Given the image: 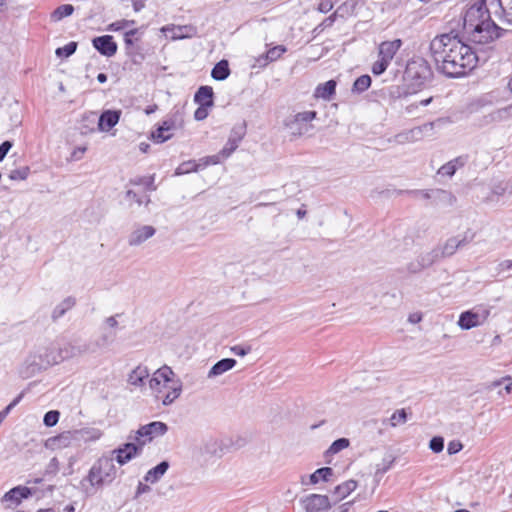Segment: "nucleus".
<instances>
[{"mask_svg": "<svg viewBox=\"0 0 512 512\" xmlns=\"http://www.w3.org/2000/svg\"><path fill=\"white\" fill-rule=\"evenodd\" d=\"M436 70L448 78H459L472 71L486 57L475 47L465 44L454 32L437 35L429 45Z\"/></svg>", "mask_w": 512, "mask_h": 512, "instance_id": "nucleus-1", "label": "nucleus"}, {"mask_svg": "<svg viewBox=\"0 0 512 512\" xmlns=\"http://www.w3.org/2000/svg\"><path fill=\"white\" fill-rule=\"evenodd\" d=\"M434 73L430 63L423 57L415 56L411 58L405 68V79L414 89H422L431 83Z\"/></svg>", "mask_w": 512, "mask_h": 512, "instance_id": "nucleus-2", "label": "nucleus"}, {"mask_svg": "<svg viewBox=\"0 0 512 512\" xmlns=\"http://www.w3.org/2000/svg\"><path fill=\"white\" fill-rule=\"evenodd\" d=\"M503 32H505V30L496 25L490 18L485 22H480L477 28L469 32V39L473 43L472 47H475L481 56L483 52L481 46L500 38Z\"/></svg>", "mask_w": 512, "mask_h": 512, "instance_id": "nucleus-3", "label": "nucleus"}, {"mask_svg": "<svg viewBox=\"0 0 512 512\" xmlns=\"http://www.w3.org/2000/svg\"><path fill=\"white\" fill-rule=\"evenodd\" d=\"M488 19H490V14L486 6V1L479 0L465 12L463 17L464 30L469 33L474 30V28H477L480 22H485Z\"/></svg>", "mask_w": 512, "mask_h": 512, "instance_id": "nucleus-4", "label": "nucleus"}, {"mask_svg": "<svg viewBox=\"0 0 512 512\" xmlns=\"http://www.w3.org/2000/svg\"><path fill=\"white\" fill-rule=\"evenodd\" d=\"M316 117L317 112L314 110L299 112L291 118L286 119L284 124L293 136H302L309 130V123Z\"/></svg>", "mask_w": 512, "mask_h": 512, "instance_id": "nucleus-5", "label": "nucleus"}, {"mask_svg": "<svg viewBox=\"0 0 512 512\" xmlns=\"http://www.w3.org/2000/svg\"><path fill=\"white\" fill-rule=\"evenodd\" d=\"M116 467L114 459L111 457H101L91 467L88 480H106L116 477Z\"/></svg>", "mask_w": 512, "mask_h": 512, "instance_id": "nucleus-6", "label": "nucleus"}, {"mask_svg": "<svg viewBox=\"0 0 512 512\" xmlns=\"http://www.w3.org/2000/svg\"><path fill=\"white\" fill-rule=\"evenodd\" d=\"M183 124V114L180 111H176L173 116L160 124L155 131L151 133V138L156 143H164L171 139L172 134H165L177 126L181 127Z\"/></svg>", "mask_w": 512, "mask_h": 512, "instance_id": "nucleus-7", "label": "nucleus"}, {"mask_svg": "<svg viewBox=\"0 0 512 512\" xmlns=\"http://www.w3.org/2000/svg\"><path fill=\"white\" fill-rule=\"evenodd\" d=\"M168 431L166 423L161 421H153L146 425H142L135 432L133 439L136 442H150L153 438L163 436Z\"/></svg>", "mask_w": 512, "mask_h": 512, "instance_id": "nucleus-8", "label": "nucleus"}, {"mask_svg": "<svg viewBox=\"0 0 512 512\" xmlns=\"http://www.w3.org/2000/svg\"><path fill=\"white\" fill-rule=\"evenodd\" d=\"M489 314L490 311L486 308L464 311L459 316L458 325L463 330H469L483 324L487 320Z\"/></svg>", "mask_w": 512, "mask_h": 512, "instance_id": "nucleus-9", "label": "nucleus"}, {"mask_svg": "<svg viewBox=\"0 0 512 512\" xmlns=\"http://www.w3.org/2000/svg\"><path fill=\"white\" fill-rule=\"evenodd\" d=\"M74 350H75L74 347H71V352L68 351L67 348L60 349L59 351H56L55 349H46V351L44 353L45 359H43L39 365H40V367H47V366H52V365L58 364L68 357H72L77 354L87 352L88 347L84 346L83 349H81L79 347V348H77V352H75ZM40 357L42 358L43 355H40Z\"/></svg>", "mask_w": 512, "mask_h": 512, "instance_id": "nucleus-10", "label": "nucleus"}, {"mask_svg": "<svg viewBox=\"0 0 512 512\" xmlns=\"http://www.w3.org/2000/svg\"><path fill=\"white\" fill-rule=\"evenodd\" d=\"M247 125L246 122L243 121L234 125L230 131L229 138L221 149V155L224 157H230L232 153L238 148L240 142L246 135Z\"/></svg>", "mask_w": 512, "mask_h": 512, "instance_id": "nucleus-11", "label": "nucleus"}, {"mask_svg": "<svg viewBox=\"0 0 512 512\" xmlns=\"http://www.w3.org/2000/svg\"><path fill=\"white\" fill-rule=\"evenodd\" d=\"M173 376V370L169 366L164 365L154 372L149 380V386L153 391L162 393L163 389L169 388L168 386L174 382Z\"/></svg>", "mask_w": 512, "mask_h": 512, "instance_id": "nucleus-12", "label": "nucleus"}, {"mask_svg": "<svg viewBox=\"0 0 512 512\" xmlns=\"http://www.w3.org/2000/svg\"><path fill=\"white\" fill-rule=\"evenodd\" d=\"M145 445V441L137 443H125L113 451L116 455V460L120 465H124L130 461L133 457L138 455Z\"/></svg>", "mask_w": 512, "mask_h": 512, "instance_id": "nucleus-13", "label": "nucleus"}, {"mask_svg": "<svg viewBox=\"0 0 512 512\" xmlns=\"http://www.w3.org/2000/svg\"><path fill=\"white\" fill-rule=\"evenodd\" d=\"M473 239V235L471 237H468L466 234L463 236V238L459 239L458 237H450L446 240V242L441 245L437 246V250L439 252V255L442 258H447L453 256L459 248L464 247L469 242H471Z\"/></svg>", "mask_w": 512, "mask_h": 512, "instance_id": "nucleus-14", "label": "nucleus"}, {"mask_svg": "<svg viewBox=\"0 0 512 512\" xmlns=\"http://www.w3.org/2000/svg\"><path fill=\"white\" fill-rule=\"evenodd\" d=\"M306 512H324L330 509L329 498L325 495L311 494L302 500Z\"/></svg>", "mask_w": 512, "mask_h": 512, "instance_id": "nucleus-15", "label": "nucleus"}, {"mask_svg": "<svg viewBox=\"0 0 512 512\" xmlns=\"http://www.w3.org/2000/svg\"><path fill=\"white\" fill-rule=\"evenodd\" d=\"M93 47L103 56L112 57L116 54L118 46L113 36L103 35L92 40Z\"/></svg>", "mask_w": 512, "mask_h": 512, "instance_id": "nucleus-16", "label": "nucleus"}, {"mask_svg": "<svg viewBox=\"0 0 512 512\" xmlns=\"http://www.w3.org/2000/svg\"><path fill=\"white\" fill-rule=\"evenodd\" d=\"M31 496V491L25 486H17L9 490L2 497V502L8 503L6 508H13L19 505L22 499H26Z\"/></svg>", "mask_w": 512, "mask_h": 512, "instance_id": "nucleus-17", "label": "nucleus"}, {"mask_svg": "<svg viewBox=\"0 0 512 512\" xmlns=\"http://www.w3.org/2000/svg\"><path fill=\"white\" fill-rule=\"evenodd\" d=\"M156 229L151 225H143L136 228L128 237V244L130 246H139L147 239L154 236Z\"/></svg>", "mask_w": 512, "mask_h": 512, "instance_id": "nucleus-18", "label": "nucleus"}, {"mask_svg": "<svg viewBox=\"0 0 512 512\" xmlns=\"http://www.w3.org/2000/svg\"><path fill=\"white\" fill-rule=\"evenodd\" d=\"M138 40L139 39L136 38L135 41L127 40V43H124L125 54L129 57L134 65H141L146 59L144 48L136 43Z\"/></svg>", "mask_w": 512, "mask_h": 512, "instance_id": "nucleus-19", "label": "nucleus"}, {"mask_svg": "<svg viewBox=\"0 0 512 512\" xmlns=\"http://www.w3.org/2000/svg\"><path fill=\"white\" fill-rule=\"evenodd\" d=\"M402 44L403 42L401 39L381 42L378 48L379 58H382L391 63L392 59L401 48Z\"/></svg>", "mask_w": 512, "mask_h": 512, "instance_id": "nucleus-20", "label": "nucleus"}, {"mask_svg": "<svg viewBox=\"0 0 512 512\" xmlns=\"http://www.w3.org/2000/svg\"><path fill=\"white\" fill-rule=\"evenodd\" d=\"M121 112L118 110L103 111L98 120V127L101 131H109L117 125Z\"/></svg>", "mask_w": 512, "mask_h": 512, "instance_id": "nucleus-21", "label": "nucleus"}, {"mask_svg": "<svg viewBox=\"0 0 512 512\" xmlns=\"http://www.w3.org/2000/svg\"><path fill=\"white\" fill-rule=\"evenodd\" d=\"M194 102L200 106H214V91L211 86L203 85L194 94Z\"/></svg>", "mask_w": 512, "mask_h": 512, "instance_id": "nucleus-22", "label": "nucleus"}, {"mask_svg": "<svg viewBox=\"0 0 512 512\" xmlns=\"http://www.w3.org/2000/svg\"><path fill=\"white\" fill-rule=\"evenodd\" d=\"M337 81L334 79H330L325 83L319 84L314 92V96L316 98H321L323 100H331L333 96L336 94Z\"/></svg>", "mask_w": 512, "mask_h": 512, "instance_id": "nucleus-23", "label": "nucleus"}, {"mask_svg": "<svg viewBox=\"0 0 512 512\" xmlns=\"http://www.w3.org/2000/svg\"><path fill=\"white\" fill-rule=\"evenodd\" d=\"M236 360L233 358H224L217 361L208 372V378H214L222 375L223 373L231 370L236 365Z\"/></svg>", "mask_w": 512, "mask_h": 512, "instance_id": "nucleus-24", "label": "nucleus"}, {"mask_svg": "<svg viewBox=\"0 0 512 512\" xmlns=\"http://www.w3.org/2000/svg\"><path fill=\"white\" fill-rule=\"evenodd\" d=\"M76 433H77L76 431L75 432H72V431L62 432L57 436L49 438L48 443L52 448H56V449L68 447L71 444L72 440L75 439Z\"/></svg>", "mask_w": 512, "mask_h": 512, "instance_id": "nucleus-25", "label": "nucleus"}, {"mask_svg": "<svg viewBox=\"0 0 512 512\" xmlns=\"http://www.w3.org/2000/svg\"><path fill=\"white\" fill-rule=\"evenodd\" d=\"M230 73L229 62L226 59H222L212 68L211 77L217 81H224L230 76Z\"/></svg>", "mask_w": 512, "mask_h": 512, "instance_id": "nucleus-26", "label": "nucleus"}, {"mask_svg": "<svg viewBox=\"0 0 512 512\" xmlns=\"http://www.w3.org/2000/svg\"><path fill=\"white\" fill-rule=\"evenodd\" d=\"M76 304V299L72 296L66 297L61 303H59L52 311L51 318L53 321L58 320L65 315L67 311L72 309Z\"/></svg>", "mask_w": 512, "mask_h": 512, "instance_id": "nucleus-27", "label": "nucleus"}, {"mask_svg": "<svg viewBox=\"0 0 512 512\" xmlns=\"http://www.w3.org/2000/svg\"><path fill=\"white\" fill-rule=\"evenodd\" d=\"M357 487V482H342L333 490L334 502H338L346 498Z\"/></svg>", "mask_w": 512, "mask_h": 512, "instance_id": "nucleus-28", "label": "nucleus"}, {"mask_svg": "<svg viewBox=\"0 0 512 512\" xmlns=\"http://www.w3.org/2000/svg\"><path fill=\"white\" fill-rule=\"evenodd\" d=\"M170 389L163 397L162 404L168 406L172 404L181 394L182 383L180 380L174 381L168 386Z\"/></svg>", "mask_w": 512, "mask_h": 512, "instance_id": "nucleus-29", "label": "nucleus"}, {"mask_svg": "<svg viewBox=\"0 0 512 512\" xmlns=\"http://www.w3.org/2000/svg\"><path fill=\"white\" fill-rule=\"evenodd\" d=\"M149 377V371L147 367L138 366L129 375V383L134 386H142L144 380Z\"/></svg>", "mask_w": 512, "mask_h": 512, "instance_id": "nucleus-30", "label": "nucleus"}, {"mask_svg": "<svg viewBox=\"0 0 512 512\" xmlns=\"http://www.w3.org/2000/svg\"><path fill=\"white\" fill-rule=\"evenodd\" d=\"M169 468V462L164 460L157 464L154 468L148 470L143 480H158Z\"/></svg>", "mask_w": 512, "mask_h": 512, "instance_id": "nucleus-31", "label": "nucleus"}, {"mask_svg": "<svg viewBox=\"0 0 512 512\" xmlns=\"http://www.w3.org/2000/svg\"><path fill=\"white\" fill-rule=\"evenodd\" d=\"M434 199L437 203L453 206L456 203V197L449 191L443 189L433 190Z\"/></svg>", "mask_w": 512, "mask_h": 512, "instance_id": "nucleus-32", "label": "nucleus"}, {"mask_svg": "<svg viewBox=\"0 0 512 512\" xmlns=\"http://www.w3.org/2000/svg\"><path fill=\"white\" fill-rule=\"evenodd\" d=\"M418 258L424 269L429 268L430 266H432L434 263L441 259L436 247L429 252L419 255Z\"/></svg>", "mask_w": 512, "mask_h": 512, "instance_id": "nucleus-33", "label": "nucleus"}, {"mask_svg": "<svg viewBox=\"0 0 512 512\" xmlns=\"http://www.w3.org/2000/svg\"><path fill=\"white\" fill-rule=\"evenodd\" d=\"M371 83L372 79L369 75H361L354 81L352 92L358 94L363 93L371 86Z\"/></svg>", "mask_w": 512, "mask_h": 512, "instance_id": "nucleus-34", "label": "nucleus"}, {"mask_svg": "<svg viewBox=\"0 0 512 512\" xmlns=\"http://www.w3.org/2000/svg\"><path fill=\"white\" fill-rule=\"evenodd\" d=\"M74 12V7L71 4H62L58 6L51 14L54 21H59L65 17L71 16Z\"/></svg>", "mask_w": 512, "mask_h": 512, "instance_id": "nucleus-35", "label": "nucleus"}, {"mask_svg": "<svg viewBox=\"0 0 512 512\" xmlns=\"http://www.w3.org/2000/svg\"><path fill=\"white\" fill-rule=\"evenodd\" d=\"M350 445V440L348 438H339L332 442L330 447L326 450L325 455H334L342 451L343 449L348 448Z\"/></svg>", "mask_w": 512, "mask_h": 512, "instance_id": "nucleus-36", "label": "nucleus"}, {"mask_svg": "<svg viewBox=\"0 0 512 512\" xmlns=\"http://www.w3.org/2000/svg\"><path fill=\"white\" fill-rule=\"evenodd\" d=\"M201 164L196 163L194 160H188L181 163L175 170L176 175H183L190 172H197Z\"/></svg>", "mask_w": 512, "mask_h": 512, "instance_id": "nucleus-37", "label": "nucleus"}, {"mask_svg": "<svg viewBox=\"0 0 512 512\" xmlns=\"http://www.w3.org/2000/svg\"><path fill=\"white\" fill-rule=\"evenodd\" d=\"M492 193L496 196L512 195V181H501L495 184Z\"/></svg>", "mask_w": 512, "mask_h": 512, "instance_id": "nucleus-38", "label": "nucleus"}, {"mask_svg": "<svg viewBox=\"0 0 512 512\" xmlns=\"http://www.w3.org/2000/svg\"><path fill=\"white\" fill-rule=\"evenodd\" d=\"M77 47L78 43L75 41H71L63 47H58L55 51V54L59 58H68L76 52Z\"/></svg>", "mask_w": 512, "mask_h": 512, "instance_id": "nucleus-39", "label": "nucleus"}, {"mask_svg": "<svg viewBox=\"0 0 512 512\" xmlns=\"http://www.w3.org/2000/svg\"><path fill=\"white\" fill-rule=\"evenodd\" d=\"M334 476V471L331 467H322L309 475L308 480H328Z\"/></svg>", "mask_w": 512, "mask_h": 512, "instance_id": "nucleus-40", "label": "nucleus"}, {"mask_svg": "<svg viewBox=\"0 0 512 512\" xmlns=\"http://www.w3.org/2000/svg\"><path fill=\"white\" fill-rule=\"evenodd\" d=\"M503 19L512 24V0H498Z\"/></svg>", "mask_w": 512, "mask_h": 512, "instance_id": "nucleus-41", "label": "nucleus"}, {"mask_svg": "<svg viewBox=\"0 0 512 512\" xmlns=\"http://www.w3.org/2000/svg\"><path fill=\"white\" fill-rule=\"evenodd\" d=\"M337 13H333L330 16L326 17L320 24H318L313 30L312 33L314 36H318L321 34L326 28L331 27L336 21Z\"/></svg>", "mask_w": 512, "mask_h": 512, "instance_id": "nucleus-42", "label": "nucleus"}, {"mask_svg": "<svg viewBox=\"0 0 512 512\" xmlns=\"http://www.w3.org/2000/svg\"><path fill=\"white\" fill-rule=\"evenodd\" d=\"M132 185H142L145 189L153 191L156 189L154 186V176H141L130 180Z\"/></svg>", "mask_w": 512, "mask_h": 512, "instance_id": "nucleus-43", "label": "nucleus"}, {"mask_svg": "<svg viewBox=\"0 0 512 512\" xmlns=\"http://www.w3.org/2000/svg\"><path fill=\"white\" fill-rule=\"evenodd\" d=\"M30 173V168L28 166H23L14 170H11L9 173V179L13 181L17 180H25L27 179Z\"/></svg>", "mask_w": 512, "mask_h": 512, "instance_id": "nucleus-44", "label": "nucleus"}, {"mask_svg": "<svg viewBox=\"0 0 512 512\" xmlns=\"http://www.w3.org/2000/svg\"><path fill=\"white\" fill-rule=\"evenodd\" d=\"M60 418V412L58 410H50L45 413L43 423L46 427L55 426Z\"/></svg>", "mask_w": 512, "mask_h": 512, "instance_id": "nucleus-45", "label": "nucleus"}, {"mask_svg": "<svg viewBox=\"0 0 512 512\" xmlns=\"http://www.w3.org/2000/svg\"><path fill=\"white\" fill-rule=\"evenodd\" d=\"M287 48L283 45H277L266 52V59L273 62L281 57L285 53Z\"/></svg>", "mask_w": 512, "mask_h": 512, "instance_id": "nucleus-46", "label": "nucleus"}, {"mask_svg": "<svg viewBox=\"0 0 512 512\" xmlns=\"http://www.w3.org/2000/svg\"><path fill=\"white\" fill-rule=\"evenodd\" d=\"M152 491H154V488L151 485H149L147 483L139 482L136 493H135V498H138L141 495L152 492ZM155 491H156L157 495H165L166 494V492H162L158 488H156Z\"/></svg>", "mask_w": 512, "mask_h": 512, "instance_id": "nucleus-47", "label": "nucleus"}, {"mask_svg": "<svg viewBox=\"0 0 512 512\" xmlns=\"http://www.w3.org/2000/svg\"><path fill=\"white\" fill-rule=\"evenodd\" d=\"M390 421H391V425L392 426H397L399 424H403L407 421V412L405 409H398L396 410L391 418H390Z\"/></svg>", "mask_w": 512, "mask_h": 512, "instance_id": "nucleus-48", "label": "nucleus"}, {"mask_svg": "<svg viewBox=\"0 0 512 512\" xmlns=\"http://www.w3.org/2000/svg\"><path fill=\"white\" fill-rule=\"evenodd\" d=\"M390 65V62L379 58L376 62L373 63L371 71L374 75L379 76L382 75Z\"/></svg>", "mask_w": 512, "mask_h": 512, "instance_id": "nucleus-49", "label": "nucleus"}, {"mask_svg": "<svg viewBox=\"0 0 512 512\" xmlns=\"http://www.w3.org/2000/svg\"><path fill=\"white\" fill-rule=\"evenodd\" d=\"M228 157H224L221 155V150L215 154V155H211V156H207V157H204L201 159L202 163H201V167H206L208 165H216V164H219L222 160L224 159H227Z\"/></svg>", "mask_w": 512, "mask_h": 512, "instance_id": "nucleus-50", "label": "nucleus"}, {"mask_svg": "<svg viewBox=\"0 0 512 512\" xmlns=\"http://www.w3.org/2000/svg\"><path fill=\"white\" fill-rule=\"evenodd\" d=\"M397 194L399 195H402V194H407V195H412V196H422L424 199H431V198H434V194H433V191L430 192L428 190H398L397 191Z\"/></svg>", "mask_w": 512, "mask_h": 512, "instance_id": "nucleus-51", "label": "nucleus"}, {"mask_svg": "<svg viewBox=\"0 0 512 512\" xmlns=\"http://www.w3.org/2000/svg\"><path fill=\"white\" fill-rule=\"evenodd\" d=\"M490 117H491L492 121H496V122L507 121L510 119L506 106L493 111L490 114Z\"/></svg>", "mask_w": 512, "mask_h": 512, "instance_id": "nucleus-52", "label": "nucleus"}, {"mask_svg": "<svg viewBox=\"0 0 512 512\" xmlns=\"http://www.w3.org/2000/svg\"><path fill=\"white\" fill-rule=\"evenodd\" d=\"M429 448L434 453H440L444 449V438L441 436H434L429 442Z\"/></svg>", "mask_w": 512, "mask_h": 512, "instance_id": "nucleus-53", "label": "nucleus"}, {"mask_svg": "<svg viewBox=\"0 0 512 512\" xmlns=\"http://www.w3.org/2000/svg\"><path fill=\"white\" fill-rule=\"evenodd\" d=\"M135 24V21L134 20H121V21H116V22H113L111 23L109 26H108V30L110 31H120L128 26H131V25H134Z\"/></svg>", "mask_w": 512, "mask_h": 512, "instance_id": "nucleus-54", "label": "nucleus"}, {"mask_svg": "<svg viewBox=\"0 0 512 512\" xmlns=\"http://www.w3.org/2000/svg\"><path fill=\"white\" fill-rule=\"evenodd\" d=\"M506 381H509V383H507L505 385L504 390L506 391V393H511L512 392V381H511V377H509V376L503 377L500 380L493 381L490 384L489 388L499 387V386H501Z\"/></svg>", "mask_w": 512, "mask_h": 512, "instance_id": "nucleus-55", "label": "nucleus"}, {"mask_svg": "<svg viewBox=\"0 0 512 512\" xmlns=\"http://www.w3.org/2000/svg\"><path fill=\"white\" fill-rule=\"evenodd\" d=\"M230 350L234 355L243 357V356L249 354L251 352L252 348L249 345H235V346H232L230 348Z\"/></svg>", "mask_w": 512, "mask_h": 512, "instance_id": "nucleus-56", "label": "nucleus"}, {"mask_svg": "<svg viewBox=\"0 0 512 512\" xmlns=\"http://www.w3.org/2000/svg\"><path fill=\"white\" fill-rule=\"evenodd\" d=\"M455 173H456V170H455L454 166L452 165L451 161L442 165L438 170V174H440L442 176L452 177Z\"/></svg>", "mask_w": 512, "mask_h": 512, "instance_id": "nucleus-57", "label": "nucleus"}, {"mask_svg": "<svg viewBox=\"0 0 512 512\" xmlns=\"http://www.w3.org/2000/svg\"><path fill=\"white\" fill-rule=\"evenodd\" d=\"M212 106H200L194 112V119L197 121H202L208 116V109Z\"/></svg>", "mask_w": 512, "mask_h": 512, "instance_id": "nucleus-58", "label": "nucleus"}, {"mask_svg": "<svg viewBox=\"0 0 512 512\" xmlns=\"http://www.w3.org/2000/svg\"><path fill=\"white\" fill-rule=\"evenodd\" d=\"M462 448H463V445L460 441L453 440L448 443L447 452L449 455H453V454L460 452L462 450Z\"/></svg>", "mask_w": 512, "mask_h": 512, "instance_id": "nucleus-59", "label": "nucleus"}, {"mask_svg": "<svg viewBox=\"0 0 512 512\" xmlns=\"http://www.w3.org/2000/svg\"><path fill=\"white\" fill-rule=\"evenodd\" d=\"M115 336H116V334H115V333H111V334H104V335H102V336L97 340V345H98L99 347L107 346V345L111 344V343L114 341Z\"/></svg>", "mask_w": 512, "mask_h": 512, "instance_id": "nucleus-60", "label": "nucleus"}, {"mask_svg": "<svg viewBox=\"0 0 512 512\" xmlns=\"http://www.w3.org/2000/svg\"><path fill=\"white\" fill-rule=\"evenodd\" d=\"M333 1L332 0H321L318 4V11L321 13H328L333 9Z\"/></svg>", "mask_w": 512, "mask_h": 512, "instance_id": "nucleus-61", "label": "nucleus"}, {"mask_svg": "<svg viewBox=\"0 0 512 512\" xmlns=\"http://www.w3.org/2000/svg\"><path fill=\"white\" fill-rule=\"evenodd\" d=\"M23 395V392L20 393L8 406H6L2 411H0L1 414H3L4 417H7L10 411L21 401Z\"/></svg>", "mask_w": 512, "mask_h": 512, "instance_id": "nucleus-62", "label": "nucleus"}, {"mask_svg": "<svg viewBox=\"0 0 512 512\" xmlns=\"http://www.w3.org/2000/svg\"><path fill=\"white\" fill-rule=\"evenodd\" d=\"M407 270L409 273L416 274L424 270V268L422 267L419 258H417L416 262H411L407 265Z\"/></svg>", "mask_w": 512, "mask_h": 512, "instance_id": "nucleus-63", "label": "nucleus"}, {"mask_svg": "<svg viewBox=\"0 0 512 512\" xmlns=\"http://www.w3.org/2000/svg\"><path fill=\"white\" fill-rule=\"evenodd\" d=\"M467 159H468L467 156L462 155V156H458L450 161H451L452 165L454 166L455 170L457 171L459 168H462L466 164Z\"/></svg>", "mask_w": 512, "mask_h": 512, "instance_id": "nucleus-64", "label": "nucleus"}]
</instances>
